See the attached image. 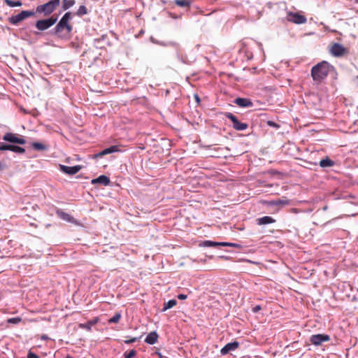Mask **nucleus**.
<instances>
[{
    "mask_svg": "<svg viewBox=\"0 0 358 358\" xmlns=\"http://www.w3.org/2000/svg\"><path fill=\"white\" fill-rule=\"evenodd\" d=\"M158 334L156 331L149 333L145 337V342L150 345H153L157 341Z\"/></svg>",
    "mask_w": 358,
    "mask_h": 358,
    "instance_id": "aec40b11",
    "label": "nucleus"
},
{
    "mask_svg": "<svg viewBox=\"0 0 358 358\" xmlns=\"http://www.w3.org/2000/svg\"><path fill=\"white\" fill-rule=\"evenodd\" d=\"M32 147L36 150H45L47 149L46 145L39 142H34L32 143Z\"/></svg>",
    "mask_w": 358,
    "mask_h": 358,
    "instance_id": "c85d7f7f",
    "label": "nucleus"
},
{
    "mask_svg": "<svg viewBox=\"0 0 358 358\" xmlns=\"http://www.w3.org/2000/svg\"><path fill=\"white\" fill-rule=\"evenodd\" d=\"M268 206H287L289 204V200L287 199H278L271 200L267 202Z\"/></svg>",
    "mask_w": 358,
    "mask_h": 358,
    "instance_id": "a211bd4d",
    "label": "nucleus"
},
{
    "mask_svg": "<svg viewBox=\"0 0 358 358\" xmlns=\"http://www.w3.org/2000/svg\"><path fill=\"white\" fill-rule=\"evenodd\" d=\"M333 66L326 61H322L313 66L311 69V76L315 81H321L327 78Z\"/></svg>",
    "mask_w": 358,
    "mask_h": 358,
    "instance_id": "f257e3e1",
    "label": "nucleus"
},
{
    "mask_svg": "<svg viewBox=\"0 0 358 358\" xmlns=\"http://www.w3.org/2000/svg\"><path fill=\"white\" fill-rule=\"evenodd\" d=\"M151 41L152 43H156V44H158L159 45H162V46H167V45H174L175 43H173V42H169L168 43H166L164 42H162V41H159L157 40H155L153 38H151Z\"/></svg>",
    "mask_w": 358,
    "mask_h": 358,
    "instance_id": "f704fd0d",
    "label": "nucleus"
},
{
    "mask_svg": "<svg viewBox=\"0 0 358 358\" xmlns=\"http://www.w3.org/2000/svg\"><path fill=\"white\" fill-rule=\"evenodd\" d=\"M21 322H22V317H11V318H8L7 320V322L8 324H19Z\"/></svg>",
    "mask_w": 358,
    "mask_h": 358,
    "instance_id": "473e14b6",
    "label": "nucleus"
},
{
    "mask_svg": "<svg viewBox=\"0 0 358 358\" xmlns=\"http://www.w3.org/2000/svg\"><path fill=\"white\" fill-rule=\"evenodd\" d=\"M194 99H195L196 102L198 104H199V103H200V102H201V99H200V97H199V96L198 94H194Z\"/></svg>",
    "mask_w": 358,
    "mask_h": 358,
    "instance_id": "37998d69",
    "label": "nucleus"
},
{
    "mask_svg": "<svg viewBox=\"0 0 358 358\" xmlns=\"http://www.w3.org/2000/svg\"><path fill=\"white\" fill-rule=\"evenodd\" d=\"M117 151H119V148H118L117 145H111L107 148L103 149L101 152L94 155L93 158L94 159L101 158L104 155L112 154V153L116 152Z\"/></svg>",
    "mask_w": 358,
    "mask_h": 358,
    "instance_id": "ddd939ff",
    "label": "nucleus"
},
{
    "mask_svg": "<svg viewBox=\"0 0 358 358\" xmlns=\"http://www.w3.org/2000/svg\"><path fill=\"white\" fill-rule=\"evenodd\" d=\"M81 169H82V166L80 165H76L73 166H68L66 165L59 164V170L62 173H64L66 175H69V176L76 174L77 173H78L80 171Z\"/></svg>",
    "mask_w": 358,
    "mask_h": 358,
    "instance_id": "9b49d317",
    "label": "nucleus"
},
{
    "mask_svg": "<svg viewBox=\"0 0 358 358\" xmlns=\"http://www.w3.org/2000/svg\"><path fill=\"white\" fill-rule=\"evenodd\" d=\"M59 4L60 0H50L44 4L38 6L35 13H43L45 16H48L56 10Z\"/></svg>",
    "mask_w": 358,
    "mask_h": 358,
    "instance_id": "7ed1b4c3",
    "label": "nucleus"
},
{
    "mask_svg": "<svg viewBox=\"0 0 358 358\" xmlns=\"http://www.w3.org/2000/svg\"><path fill=\"white\" fill-rule=\"evenodd\" d=\"M136 351L135 350H131L129 352H125L124 353V358H133L136 356Z\"/></svg>",
    "mask_w": 358,
    "mask_h": 358,
    "instance_id": "72a5a7b5",
    "label": "nucleus"
},
{
    "mask_svg": "<svg viewBox=\"0 0 358 358\" xmlns=\"http://www.w3.org/2000/svg\"><path fill=\"white\" fill-rule=\"evenodd\" d=\"M224 116L231 120L232 122L233 128L236 131H244L248 127V124L245 122H241L238 117L229 112H226Z\"/></svg>",
    "mask_w": 358,
    "mask_h": 358,
    "instance_id": "423d86ee",
    "label": "nucleus"
},
{
    "mask_svg": "<svg viewBox=\"0 0 358 358\" xmlns=\"http://www.w3.org/2000/svg\"><path fill=\"white\" fill-rule=\"evenodd\" d=\"M240 344L238 341H233L227 343L220 350L221 355H226L231 352L235 351L238 347Z\"/></svg>",
    "mask_w": 358,
    "mask_h": 358,
    "instance_id": "f8f14e48",
    "label": "nucleus"
},
{
    "mask_svg": "<svg viewBox=\"0 0 358 358\" xmlns=\"http://www.w3.org/2000/svg\"><path fill=\"white\" fill-rule=\"evenodd\" d=\"M56 214L60 219L68 222L73 223L75 221V219L73 216L67 213L64 212L62 209H57Z\"/></svg>",
    "mask_w": 358,
    "mask_h": 358,
    "instance_id": "dca6fc26",
    "label": "nucleus"
},
{
    "mask_svg": "<svg viewBox=\"0 0 358 358\" xmlns=\"http://www.w3.org/2000/svg\"><path fill=\"white\" fill-rule=\"evenodd\" d=\"M57 20V16L52 15L48 18L37 20L35 27L39 31H45L54 25Z\"/></svg>",
    "mask_w": 358,
    "mask_h": 358,
    "instance_id": "39448f33",
    "label": "nucleus"
},
{
    "mask_svg": "<svg viewBox=\"0 0 358 358\" xmlns=\"http://www.w3.org/2000/svg\"><path fill=\"white\" fill-rule=\"evenodd\" d=\"M331 55L336 57H341L348 52L347 48L338 43H334L329 50Z\"/></svg>",
    "mask_w": 358,
    "mask_h": 358,
    "instance_id": "6e6552de",
    "label": "nucleus"
},
{
    "mask_svg": "<svg viewBox=\"0 0 358 358\" xmlns=\"http://www.w3.org/2000/svg\"><path fill=\"white\" fill-rule=\"evenodd\" d=\"M2 140L5 142L8 143V144H19V145H24L26 144V140L24 137L20 136L17 134H14L11 132H7L2 136Z\"/></svg>",
    "mask_w": 358,
    "mask_h": 358,
    "instance_id": "20e7f679",
    "label": "nucleus"
},
{
    "mask_svg": "<svg viewBox=\"0 0 358 358\" xmlns=\"http://www.w3.org/2000/svg\"><path fill=\"white\" fill-rule=\"evenodd\" d=\"M64 29H66L67 31V34H69L73 30V26L70 24V22H69Z\"/></svg>",
    "mask_w": 358,
    "mask_h": 358,
    "instance_id": "58836bf2",
    "label": "nucleus"
},
{
    "mask_svg": "<svg viewBox=\"0 0 358 358\" xmlns=\"http://www.w3.org/2000/svg\"><path fill=\"white\" fill-rule=\"evenodd\" d=\"M203 247H217L221 246V242H215L212 241H205L201 243Z\"/></svg>",
    "mask_w": 358,
    "mask_h": 358,
    "instance_id": "a878e982",
    "label": "nucleus"
},
{
    "mask_svg": "<svg viewBox=\"0 0 358 358\" xmlns=\"http://www.w3.org/2000/svg\"><path fill=\"white\" fill-rule=\"evenodd\" d=\"M75 3H76L75 0L63 1V5H62L63 10H66L69 9L75 4Z\"/></svg>",
    "mask_w": 358,
    "mask_h": 358,
    "instance_id": "cd10ccee",
    "label": "nucleus"
},
{
    "mask_svg": "<svg viewBox=\"0 0 358 358\" xmlns=\"http://www.w3.org/2000/svg\"><path fill=\"white\" fill-rule=\"evenodd\" d=\"M266 124L267 125H268L269 127H273V128H275V129H278L280 126L279 124L276 123L274 121H272V120H268L266 122Z\"/></svg>",
    "mask_w": 358,
    "mask_h": 358,
    "instance_id": "e433bc0d",
    "label": "nucleus"
},
{
    "mask_svg": "<svg viewBox=\"0 0 358 358\" xmlns=\"http://www.w3.org/2000/svg\"><path fill=\"white\" fill-rule=\"evenodd\" d=\"M121 318V313L117 312L108 320V323H117Z\"/></svg>",
    "mask_w": 358,
    "mask_h": 358,
    "instance_id": "7c9ffc66",
    "label": "nucleus"
},
{
    "mask_svg": "<svg viewBox=\"0 0 358 358\" xmlns=\"http://www.w3.org/2000/svg\"><path fill=\"white\" fill-rule=\"evenodd\" d=\"M261 309H262L261 306H259V305H257V306H254V307L252 308V312H253L254 313H257L258 311H259Z\"/></svg>",
    "mask_w": 358,
    "mask_h": 358,
    "instance_id": "ea45409f",
    "label": "nucleus"
},
{
    "mask_svg": "<svg viewBox=\"0 0 358 358\" xmlns=\"http://www.w3.org/2000/svg\"><path fill=\"white\" fill-rule=\"evenodd\" d=\"M357 78L358 79V76L357 77Z\"/></svg>",
    "mask_w": 358,
    "mask_h": 358,
    "instance_id": "09e8293b",
    "label": "nucleus"
},
{
    "mask_svg": "<svg viewBox=\"0 0 358 358\" xmlns=\"http://www.w3.org/2000/svg\"><path fill=\"white\" fill-rule=\"evenodd\" d=\"M108 39L106 35L103 34L100 38L94 39V45L97 48H102L104 45L103 41Z\"/></svg>",
    "mask_w": 358,
    "mask_h": 358,
    "instance_id": "5701e85b",
    "label": "nucleus"
},
{
    "mask_svg": "<svg viewBox=\"0 0 358 358\" xmlns=\"http://www.w3.org/2000/svg\"><path fill=\"white\" fill-rule=\"evenodd\" d=\"M175 3L182 8L189 7L191 4V1L189 0H176Z\"/></svg>",
    "mask_w": 358,
    "mask_h": 358,
    "instance_id": "bb28decb",
    "label": "nucleus"
},
{
    "mask_svg": "<svg viewBox=\"0 0 358 358\" xmlns=\"http://www.w3.org/2000/svg\"><path fill=\"white\" fill-rule=\"evenodd\" d=\"M35 15L34 10H22L20 13L15 15H12L9 17V22L12 24H17L20 22L24 19L31 17Z\"/></svg>",
    "mask_w": 358,
    "mask_h": 358,
    "instance_id": "0eeeda50",
    "label": "nucleus"
},
{
    "mask_svg": "<svg viewBox=\"0 0 358 358\" xmlns=\"http://www.w3.org/2000/svg\"><path fill=\"white\" fill-rule=\"evenodd\" d=\"M88 13V10L87 7L84 5H81L79 6L78 9L77 10L75 15H76L78 17H82L84 15H87Z\"/></svg>",
    "mask_w": 358,
    "mask_h": 358,
    "instance_id": "393cba45",
    "label": "nucleus"
},
{
    "mask_svg": "<svg viewBox=\"0 0 358 358\" xmlns=\"http://www.w3.org/2000/svg\"><path fill=\"white\" fill-rule=\"evenodd\" d=\"M336 162L329 157H326L325 158L322 159L319 162L320 166L323 169L334 166Z\"/></svg>",
    "mask_w": 358,
    "mask_h": 358,
    "instance_id": "6ab92c4d",
    "label": "nucleus"
},
{
    "mask_svg": "<svg viewBox=\"0 0 358 358\" xmlns=\"http://www.w3.org/2000/svg\"><path fill=\"white\" fill-rule=\"evenodd\" d=\"M10 144L7 142H0V151L9 150Z\"/></svg>",
    "mask_w": 358,
    "mask_h": 358,
    "instance_id": "c9c22d12",
    "label": "nucleus"
},
{
    "mask_svg": "<svg viewBox=\"0 0 358 358\" xmlns=\"http://www.w3.org/2000/svg\"><path fill=\"white\" fill-rule=\"evenodd\" d=\"M27 358H39V356L32 351L29 350L27 354Z\"/></svg>",
    "mask_w": 358,
    "mask_h": 358,
    "instance_id": "4c0bfd02",
    "label": "nucleus"
},
{
    "mask_svg": "<svg viewBox=\"0 0 358 358\" xmlns=\"http://www.w3.org/2000/svg\"><path fill=\"white\" fill-rule=\"evenodd\" d=\"M6 169V165L1 163L0 161V171L4 170Z\"/></svg>",
    "mask_w": 358,
    "mask_h": 358,
    "instance_id": "c03bdc74",
    "label": "nucleus"
},
{
    "mask_svg": "<svg viewBox=\"0 0 358 358\" xmlns=\"http://www.w3.org/2000/svg\"><path fill=\"white\" fill-rule=\"evenodd\" d=\"M178 299H180V300H185L187 298V296L185 294H179L178 296H177Z\"/></svg>",
    "mask_w": 358,
    "mask_h": 358,
    "instance_id": "79ce46f5",
    "label": "nucleus"
},
{
    "mask_svg": "<svg viewBox=\"0 0 358 358\" xmlns=\"http://www.w3.org/2000/svg\"><path fill=\"white\" fill-rule=\"evenodd\" d=\"M329 341H330V336L325 334H313L310 337V342L315 346H319Z\"/></svg>",
    "mask_w": 358,
    "mask_h": 358,
    "instance_id": "1a4fd4ad",
    "label": "nucleus"
},
{
    "mask_svg": "<svg viewBox=\"0 0 358 358\" xmlns=\"http://www.w3.org/2000/svg\"><path fill=\"white\" fill-rule=\"evenodd\" d=\"M110 182V178L105 175H101L99 177L94 178L91 180V184L92 185L100 184L104 186L109 185Z\"/></svg>",
    "mask_w": 358,
    "mask_h": 358,
    "instance_id": "2eb2a0df",
    "label": "nucleus"
},
{
    "mask_svg": "<svg viewBox=\"0 0 358 358\" xmlns=\"http://www.w3.org/2000/svg\"><path fill=\"white\" fill-rule=\"evenodd\" d=\"M41 339L46 341V340L49 339V337L48 336V335L43 334V335L41 336Z\"/></svg>",
    "mask_w": 358,
    "mask_h": 358,
    "instance_id": "a18cd8bd",
    "label": "nucleus"
},
{
    "mask_svg": "<svg viewBox=\"0 0 358 358\" xmlns=\"http://www.w3.org/2000/svg\"><path fill=\"white\" fill-rule=\"evenodd\" d=\"M136 341H137V338H132L129 340H125L124 343L126 344H130V343H133L136 342Z\"/></svg>",
    "mask_w": 358,
    "mask_h": 358,
    "instance_id": "a19ab883",
    "label": "nucleus"
},
{
    "mask_svg": "<svg viewBox=\"0 0 358 358\" xmlns=\"http://www.w3.org/2000/svg\"><path fill=\"white\" fill-rule=\"evenodd\" d=\"M19 144H10L9 151L13 152L17 154H24L25 149L18 145Z\"/></svg>",
    "mask_w": 358,
    "mask_h": 358,
    "instance_id": "4be33fe9",
    "label": "nucleus"
},
{
    "mask_svg": "<svg viewBox=\"0 0 358 358\" xmlns=\"http://www.w3.org/2000/svg\"><path fill=\"white\" fill-rule=\"evenodd\" d=\"M287 20L289 22L297 24H304L307 21V19L304 15L293 12H289L287 13Z\"/></svg>",
    "mask_w": 358,
    "mask_h": 358,
    "instance_id": "9d476101",
    "label": "nucleus"
},
{
    "mask_svg": "<svg viewBox=\"0 0 358 358\" xmlns=\"http://www.w3.org/2000/svg\"><path fill=\"white\" fill-rule=\"evenodd\" d=\"M97 322H98V318L95 317L93 320H89L86 323L79 324V327L80 329H86L87 331H91L92 326L96 324Z\"/></svg>",
    "mask_w": 358,
    "mask_h": 358,
    "instance_id": "412c9836",
    "label": "nucleus"
},
{
    "mask_svg": "<svg viewBox=\"0 0 358 358\" xmlns=\"http://www.w3.org/2000/svg\"><path fill=\"white\" fill-rule=\"evenodd\" d=\"M5 3L10 7H17L22 6V2L20 1H13V0H5Z\"/></svg>",
    "mask_w": 358,
    "mask_h": 358,
    "instance_id": "c756f323",
    "label": "nucleus"
},
{
    "mask_svg": "<svg viewBox=\"0 0 358 358\" xmlns=\"http://www.w3.org/2000/svg\"><path fill=\"white\" fill-rule=\"evenodd\" d=\"M71 20L72 13L71 12H66L64 13L57 25L50 31L51 34L56 35L61 38H64V35L62 34V31Z\"/></svg>",
    "mask_w": 358,
    "mask_h": 358,
    "instance_id": "f03ea898",
    "label": "nucleus"
},
{
    "mask_svg": "<svg viewBox=\"0 0 358 358\" xmlns=\"http://www.w3.org/2000/svg\"><path fill=\"white\" fill-rule=\"evenodd\" d=\"M156 353H157V355H158L159 358H166L165 357H164V356L162 355V353H161V352H157Z\"/></svg>",
    "mask_w": 358,
    "mask_h": 358,
    "instance_id": "49530a36",
    "label": "nucleus"
},
{
    "mask_svg": "<svg viewBox=\"0 0 358 358\" xmlns=\"http://www.w3.org/2000/svg\"><path fill=\"white\" fill-rule=\"evenodd\" d=\"M275 222V220L271 216H264L256 219V223L257 225H266Z\"/></svg>",
    "mask_w": 358,
    "mask_h": 358,
    "instance_id": "f3484780",
    "label": "nucleus"
},
{
    "mask_svg": "<svg viewBox=\"0 0 358 358\" xmlns=\"http://www.w3.org/2000/svg\"><path fill=\"white\" fill-rule=\"evenodd\" d=\"M66 358H73V357H71V356H70V355H67V356L66 357Z\"/></svg>",
    "mask_w": 358,
    "mask_h": 358,
    "instance_id": "de8ad7c7",
    "label": "nucleus"
},
{
    "mask_svg": "<svg viewBox=\"0 0 358 358\" xmlns=\"http://www.w3.org/2000/svg\"><path fill=\"white\" fill-rule=\"evenodd\" d=\"M234 103L241 108H249L253 106V103L248 98L237 97L234 99Z\"/></svg>",
    "mask_w": 358,
    "mask_h": 358,
    "instance_id": "4468645a",
    "label": "nucleus"
},
{
    "mask_svg": "<svg viewBox=\"0 0 358 358\" xmlns=\"http://www.w3.org/2000/svg\"><path fill=\"white\" fill-rule=\"evenodd\" d=\"M221 246H229L236 248H241L242 245L236 243L221 242Z\"/></svg>",
    "mask_w": 358,
    "mask_h": 358,
    "instance_id": "2f4dec72",
    "label": "nucleus"
},
{
    "mask_svg": "<svg viewBox=\"0 0 358 358\" xmlns=\"http://www.w3.org/2000/svg\"><path fill=\"white\" fill-rule=\"evenodd\" d=\"M176 304H177V301L176 299H171L164 303V307H163L162 311H166V310L173 308Z\"/></svg>",
    "mask_w": 358,
    "mask_h": 358,
    "instance_id": "b1692460",
    "label": "nucleus"
}]
</instances>
